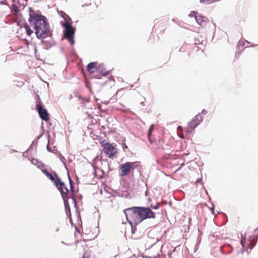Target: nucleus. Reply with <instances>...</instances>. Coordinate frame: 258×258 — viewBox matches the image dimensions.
<instances>
[{"instance_id":"obj_20","label":"nucleus","mask_w":258,"mask_h":258,"mask_svg":"<svg viewBox=\"0 0 258 258\" xmlns=\"http://www.w3.org/2000/svg\"><path fill=\"white\" fill-rule=\"evenodd\" d=\"M61 16H62L64 19H66V18H65L64 16H67V15H66L64 13H63V12H61Z\"/></svg>"},{"instance_id":"obj_1","label":"nucleus","mask_w":258,"mask_h":258,"mask_svg":"<svg viewBox=\"0 0 258 258\" xmlns=\"http://www.w3.org/2000/svg\"><path fill=\"white\" fill-rule=\"evenodd\" d=\"M29 22L33 27L37 38L44 39L51 36L52 33L47 18L39 11L29 8Z\"/></svg>"},{"instance_id":"obj_18","label":"nucleus","mask_w":258,"mask_h":258,"mask_svg":"<svg viewBox=\"0 0 258 258\" xmlns=\"http://www.w3.org/2000/svg\"><path fill=\"white\" fill-rule=\"evenodd\" d=\"M12 9L17 13L19 11L18 8L15 5L12 6Z\"/></svg>"},{"instance_id":"obj_15","label":"nucleus","mask_w":258,"mask_h":258,"mask_svg":"<svg viewBox=\"0 0 258 258\" xmlns=\"http://www.w3.org/2000/svg\"><path fill=\"white\" fill-rule=\"evenodd\" d=\"M24 27L28 35L30 36L33 33V31L30 28V26L28 24H26Z\"/></svg>"},{"instance_id":"obj_24","label":"nucleus","mask_w":258,"mask_h":258,"mask_svg":"<svg viewBox=\"0 0 258 258\" xmlns=\"http://www.w3.org/2000/svg\"><path fill=\"white\" fill-rule=\"evenodd\" d=\"M70 183H71V182H72V180L71 179V178H70Z\"/></svg>"},{"instance_id":"obj_21","label":"nucleus","mask_w":258,"mask_h":258,"mask_svg":"<svg viewBox=\"0 0 258 258\" xmlns=\"http://www.w3.org/2000/svg\"><path fill=\"white\" fill-rule=\"evenodd\" d=\"M152 207L153 209H158L159 208V206L158 205H156L154 207H153V206H152Z\"/></svg>"},{"instance_id":"obj_17","label":"nucleus","mask_w":258,"mask_h":258,"mask_svg":"<svg viewBox=\"0 0 258 258\" xmlns=\"http://www.w3.org/2000/svg\"><path fill=\"white\" fill-rule=\"evenodd\" d=\"M188 16L190 17H194L196 18V16H197V13H196V12H190V13L188 15Z\"/></svg>"},{"instance_id":"obj_3","label":"nucleus","mask_w":258,"mask_h":258,"mask_svg":"<svg viewBox=\"0 0 258 258\" xmlns=\"http://www.w3.org/2000/svg\"><path fill=\"white\" fill-rule=\"evenodd\" d=\"M140 166V162L138 161L133 162H126L122 164L120 166L119 173L122 176H125L129 174L132 170L135 169Z\"/></svg>"},{"instance_id":"obj_2","label":"nucleus","mask_w":258,"mask_h":258,"mask_svg":"<svg viewBox=\"0 0 258 258\" xmlns=\"http://www.w3.org/2000/svg\"><path fill=\"white\" fill-rule=\"evenodd\" d=\"M123 212L127 222L132 226L133 233H134L135 230V228L133 229L134 224L136 225L145 219L156 218V214L149 208L135 207L127 208Z\"/></svg>"},{"instance_id":"obj_9","label":"nucleus","mask_w":258,"mask_h":258,"mask_svg":"<svg viewBox=\"0 0 258 258\" xmlns=\"http://www.w3.org/2000/svg\"><path fill=\"white\" fill-rule=\"evenodd\" d=\"M57 185L55 186H57V188L60 192L64 202L66 203V202H68V189L66 187L65 184L63 182H61L59 178H57ZM65 205L66 206V204Z\"/></svg>"},{"instance_id":"obj_14","label":"nucleus","mask_w":258,"mask_h":258,"mask_svg":"<svg viewBox=\"0 0 258 258\" xmlns=\"http://www.w3.org/2000/svg\"><path fill=\"white\" fill-rule=\"evenodd\" d=\"M177 133L178 136H179V138H180L181 139L184 138L182 127L181 126H178V127L177 128Z\"/></svg>"},{"instance_id":"obj_5","label":"nucleus","mask_w":258,"mask_h":258,"mask_svg":"<svg viewBox=\"0 0 258 258\" xmlns=\"http://www.w3.org/2000/svg\"><path fill=\"white\" fill-rule=\"evenodd\" d=\"M257 237L255 236H250L248 239L243 238L241 240V244L243 250L247 251L248 249H251L256 243V240Z\"/></svg>"},{"instance_id":"obj_22","label":"nucleus","mask_w":258,"mask_h":258,"mask_svg":"<svg viewBox=\"0 0 258 258\" xmlns=\"http://www.w3.org/2000/svg\"><path fill=\"white\" fill-rule=\"evenodd\" d=\"M32 162L33 163L36 164V162H37V161L35 159H33Z\"/></svg>"},{"instance_id":"obj_23","label":"nucleus","mask_w":258,"mask_h":258,"mask_svg":"<svg viewBox=\"0 0 258 258\" xmlns=\"http://www.w3.org/2000/svg\"><path fill=\"white\" fill-rule=\"evenodd\" d=\"M73 200H74V202H75V204H76V199H75V198H73Z\"/></svg>"},{"instance_id":"obj_4","label":"nucleus","mask_w":258,"mask_h":258,"mask_svg":"<svg viewBox=\"0 0 258 258\" xmlns=\"http://www.w3.org/2000/svg\"><path fill=\"white\" fill-rule=\"evenodd\" d=\"M101 144L103 148V151L106 156L112 158L117 153V149L112 144L106 142V140L103 141Z\"/></svg>"},{"instance_id":"obj_8","label":"nucleus","mask_w":258,"mask_h":258,"mask_svg":"<svg viewBox=\"0 0 258 258\" xmlns=\"http://www.w3.org/2000/svg\"><path fill=\"white\" fill-rule=\"evenodd\" d=\"M75 33V30L73 27L69 24L65 25V29L64 31V38L67 39L70 43L73 45L74 43V35Z\"/></svg>"},{"instance_id":"obj_19","label":"nucleus","mask_w":258,"mask_h":258,"mask_svg":"<svg viewBox=\"0 0 258 258\" xmlns=\"http://www.w3.org/2000/svg\"><path fill=\"white\" fill-rule=\"evenodd\" d=\"M82 258H90V257L89 254L87 252H84Z\"/></svg>"},{"instance_id":"obj_16","label":"nucleus","mask_w":258,"mask_h":258,"mask_svg":"<svg viewBox=\"0 0 258 258\" xmlns=\"http://www.w3.org/2000/svg\"><path fill=\"white\" fill-rule=\"evenodd\" d=\"M219 0H200V2L201 3H206L207 4H211L212 3L215 2H218Z\"/></svg>"},{"instance_id":"obj_6","label":"nucleus","mask_w":258,"mask_h":258,"mask_svg":"<svg viewBox=\"0 0 258 258\" xmlns=\"http://www.w3.org/2000/svg\"><path fill=\"white\" fill-rule=\"evenodd\" d=\"M36 109L38 111L40 118L44 120L48 121L49 119V114L47 110L44 108L42 105V102L40 100V98L36 102Z\"/></svg>"},{"instance_id":"obj_12","label":"nucleus","mask_w":258,"mask_h":258,"mask_svg":"<svg viewBox=\"0 0 258 258\" xmlns=\"http://www.w3.org/2000/svg\"><path fill=\"white\" fill-rule=\"evenodd\" d=\"M97 68V62H92L89 63L87 66V71L90 73H93L95 72V69Z\"/></svg>"},{"instance_id":"obj_7","label":"nucleus","mask_w":258,"mask_h":258,"mask_svg":"<svg viewBox=\"0 0 258 258\" xmlns=\"http://www.w3.org/2000/svg\"><path fill=\"white\" fill-rule=\"evenodd\" d=\"M202 115L198 114L188 123L187 126L185 128V132L187 133H190L202 120Z\"/></svg>"},{"instance_id":"obj_10","label":"nucleus","mask_w":258,"mask_h":258,"mask_svg":"<svg viewBox=\"0 0 258 258\" xmlns=\"http://www.w3.org/2000/svg\"><path fill=\"white\" fill-rule=\"evenodd\" d=\"M196 20L197 22L203 27H206L209 22V20L206 17L201 15L196 16Z\"/></svg>"},{"instance_id":"obj_13","label":"nucleus","mask_w":258,"mask_h":258,"mask_svg":"<svg viewBox=\"0 0 258 258\" xmlns=\"http://www.w3.org/2000/svg\"><path fill=\"white\" fill-rule=\"evenodd\" d=\"M154 129V125L152 124L150 126L148 133V137L151 144H153L154 141L152 138V133Z\"/></svg>"},{"instance_id":"obj_11","label":"nucleus","mask_w":258,"mask_h":258,"mask_svg":"<svg viewBox=\"0 0 258 258\" xmlns=\"http://www.w3.org/2000/svg\"><path fill=\"white\" fill-rule=\"evenodd\" d=\"M43 172L46 175V176L49 178L52 182H54V184L55 185H57V178L58 177H57V175L55 174V178L53 176L52 174L50 173L49 172H48L46 170H43Z\"/></svg>"}]
</instances>
